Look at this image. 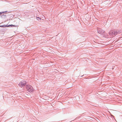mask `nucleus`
I'll return each mask as SVG.
<instances>
[{
    "label": "nucleus",
    "mask_w": 122,
    "mask_h": 122,
    "mask_svg": "<svg viewBox=\"0 0 122 122\" xmlns=\"http://www.w3.org/2000/svg\"><path fill=\"white\" fill-rule=\"evenodd\" d=\"M37 19L38 20H39L41 19V18L40 17H37Z\"/></svg>",
    "instance_id": "nucleus-8"
},
{
    "label": "nucleus",
    "mask_w": 122,
    "mask_h": 122,
    "mask_svg": "<svg viewBox=\"0 0 122 122\" xmlns=\"http://www.w3.org/2000/svg\"><path fill=\"white\" fill-rule=\"evenodd\" d=\"M7 12V11H6L5 12H0V15L2 13H4L5 12Z\"/></svg>",
    "instance_id": "nucleus-7"
},
{
    "label": "nucleus",
    "mask_w": 122,
    "mask_h": 122,
    "mask_svg": "<svg viewBox=\"0 0 122 122\" xmlns=\"http://www.w3.org/2000/svg\"><path fill=\"white\" fill-rule=\"evenodd\" d=\"M119 33V31L118 30L114 31V35H116L117 34Z\"/></svg>",
    "instance_id": "nucleus-4"
},
{
    "label": "nucleus",
    "mask_w": 122,
    "mask_h": 122,
    "mask_svg": "<svg viewBox=\"0 0 122 122\" xmlns=\"http://www.w3.org/2000/svg\"><path fill=\"white\" fill-rule=\"evenodd\" d=\"M113 31L111 30L109 32V34L110 36H113L114 35V33H113Z\"/></svg>",
    "instance_id": "nucleus-5"
},
{
    "label": "nucleus",
    "mask_w": 122,
    "mask_h": 122,
    "mask_svg": "<svg viewBox=\"0 0 122 122\" xmlns=\"http://www.w3.org/2000/svg\"><path fill=\"white\" fill-rule=\"evenodd\" d=\"M3 16H4V17H6V15H3Z\"/></svg>",
    "instance_id": "nucleus-9"
},
{
    "label": "nucleus",
    "mask_w": 122,
    "mask_h": 122,
    "mask_svg": "<svg viewBox=\"0 0 122 122\" xmlns=\"http://www.w3.org/2000/svg\"><path fill=\"white\" fill-rule=\"evenodd\" d=\"M104 31L102 29H100L98 31V32L100 34H102L104 32Z\"/></svg>",
    "instance_id": "nucleus-3"
},
{
    "label": "nucleus",
    "mask_w": 122,
    "mask_h": 122,
    "mask_svg": "<svg viewBox=\"0 0 122 122\" xmlns=\"http://www.w3.org/2000/svg\"><path fill=\"white\" fill-rule=\"evenodd\" d=\"M26 89L27 91L30 93L33 92L34 91L33 87L29 85H27L26 86Z\"/></svg>",
    "instance_id": "nucleus-1"
},
{
    "label": "nucleus",
    "mask_w": 122,
    "mask_h": 122,
    "mask_svg": "<svg viewBox=\"0 0 122 122\" xmlns=\"http://www.w3.org/2000/svg\"><path fill=\"white\" fill-rule=\"evenodd\" d=\"M9 26H13V27H15V25H8L7 27H9Z\"/></svg>",
    "instance_id": "nucleus-6"
},
{
    "label": "nucleus",
    "mask_w": 122,
    "mask_h": 122,
    "mask_svg": "<svg viewBox=\"0 0 122 122\" xmlns=\"http://www.w3.org/2000/svg\"><path fill=\"white\" fill-rule=\"evenodd\" d=\"M26 84V81L24 80H22L20 81L19 84V85L21 88L24 86Z\"/></svg>",
    "instance_id": "nucleus-2"
}]
</instances>
